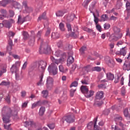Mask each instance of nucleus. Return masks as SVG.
Returning a JSON list of instances; mask_svg holds the SVG:
<instances>
[{
	"instance_id": "nucleus-30",
	"label": "nucleus",
	"mask_w": 130,
	"mask_h": 130,
	"mask_svg": "<svg viewBox=\"0 0 130 130\" xmlns=\"http://www.w3.org/2000/svg\"><path fill=\"white\" fill-rule=\"evenodd\" d=\"M46 19V12H44L42 15L40 16L38 18V21H41V20Z\"/></svg>"
},
{
	"instance_id": "nucleus-4",
	"label": "nucleus",
	"mask_w": 130,
	"mask_h": 130,
	"mask_svg": "<svg viewBox=\"0 0 130 130\" xmlns=\"http://www.w3.org/2000/svg\"><path fill=\"white\" fill-rule=\"evenodd\" d=\"M2 114L4 123H9L11 121L10 118L12 116V109L8 107L4 106L2 111Z\"/></svg>"
},
{
	"instance_id": "nucleus-17",
	"label": "nucleus",
	"mask_w": 130,
	"mask_h": 130,
	"mask_svg": "<svg viewBox=\"0 0 130 130\" xmlns=\"http://www.w3.org/2000/svg\"><path fill=\"white\" fill-rule=\"evenodd\" d=\"M70 35L73 38H78V37H79V31L74 29H73V31H72Z\"/></svg>"
},
{
	"instance_id": "nucleus-60",
	"label": "nucleus",
	"mask_w": 130,
	"mask_h": 130,
	"mask_svg": "<svg viewBox=\"0 0 130 130\" xmlns=\"http://www.w3.org/2000/svg\"><path fill=\"white\" fill-rule=\"evenodd\" d=\"M67 27L68 28V30L69 32H72V26L71 25V24L70 23H67Z\"/></svg>"
},
{
	"instance_id": "nucleus-15",
	"label": "nucleus",
	"mask_w": 130,
	"mask_h": 130,
	"mask_svg": "<svg viewBox=\"0 0 130 130\" xmlns=\"http://www.w3.org/2000/svg\"><path fill=\"white\" fill-rule=\"evenodd\" d=\"M24 123L26 125L25 126H30L32 128L36 127V123L33 121H26L24 122Z\"/></svg>"
},
{
	"instance_id": "nucleus-46",
	"label": "nucleus",
	"mask_w": 130,
	"mask_h": 130,
	"mask_svg": "<svg viewBox=\"0 0 130 130\" xmlns=\"http://www.w3.org/2000/svg\"><path fill=\"white\" fill-rule=\"evenodd\" d=\"M89 3H90V1L89 0L85 1L82 4L83 7H84V8H85V9H87L88 5H89Z\"/></svg>"
},
{
	"instance_id": "nucleus-28",
	"label": "nucleus",
	"mask_w": 130,
	"mask_h": 130,
	"mask_svg": "<svg viewBox=\"0 0 130 130\" xmlns=\"http://www.w3.org/2000/svg\"><path fill=\"white\" fill-rule=\"evenodd\" d=\"M18 111H20V107H17L14 111L11 110L12 116H17L18 115Z\"/></svg>"
},
{
	"instance_id": "nucleus-48",
	"label": "nucleus",
	"mask_w": 130,
	"mask_h": 130,
	"mask_svg": "<svg viewBox=\"0 0 130 130\" xmlns=\"http://www.w3.org/2000/svg\"><path fill=\"white\" fill-rule=\"evenodd\" d=\"M92 14L94 18V23H95L96 25H97V24H98V22H99V19L98 18V17H96V15H95V13H92Z\"/></svg>"
},
{
	"instance_id": "nucleus-16",
	"label": "nucleus",
	"mask_w": 130,
	"mask_h": 130,
	"mask_svg": "<svg viewBox=\"0 0 130 130\" xmlns=\"http://www.w3.org/2000/svg\"><path fill=\"white\" fill-rule=\"evenodd\" d=\"M124 71H130V61H125L123 66Z\"/></svg>"
},
{
	"instance_id": "nucleus-61",
	"label": "nucleus",
	"mask_w": 130,
	"mask_h": 130,
	"mask_svg": "<svg viewBox=\"0 0 130 130\" xmlns=\"http://www.w3.org/2000/svg\"><path fill=\"white\" fill-rule=\"evenodd\" d=\"M28 102H25L22 103V108H26L27 106H28Z\"/></svg>"
},
{
	"instance_id": "nucleus-53",
	"label": "nucleus",
	"mask_w": 130,
	"mask_h": 130,
	"mask_svg": "<svg viewBox=\"0 0 130 130\" xmlns=\"http://www.w3.org/2000/svg\"><path fill=\"white\" fill-rule=\"evenodd\" d=\"M6 72L7 70L5 68L0 70V77H2L3 75L5 74V73H6Z\"/></svg>"
},
{
	"instance_id": "nucleus-27",
	"label": "nucleus",
	"mask_w": 130,
	"mask_h": 130,
	"mask_svg": "<svg viewBox=\"0 0 130 130\" xmlns=\"http://www.w3.org/2000/svg\"><path fill=\"white\" fill-rule=\"evenodd\" d=\"M74 57L73 56H69L68 59H67V65L70 66V64H72L73 62H74Z\"/></svg>"
},
{
	"instance_id": "nucleus-50",
	"label": "nucleus",
	"mask_w": 130,
	"mask_h": 130,
	"mask_svg": "<svg viewBox=\"0 0 130 130\" xmlns=\"http://www.w3.org/2000/svg\"><path fill=\"white\" fill-rule=\"evenodd\" d=\"M104 28L105 30H108L110 28V24L109 23H105L104 24Z\"/></svg>"
},
{
	"instance_id": "nucleus-29",
	"label": "nucleus",
	"mask_w": 130,
	"mask_h": 130,
	"mask_svg": "<svg viewBox=\"0 0 130 130\" xmlns=\"http://www.w3.org/2000/svg\"><path fill=\"white\" fill-rule=\"evenodd\" d=\"M36 103H37V105L38 106H41L42 105H45V104H47L48 102L47 101H39Z\"/></svg>"
},
{
	"instance_id": "nucleus-12",
	"label": "nucleus",
	"mask_w": 130,
	"mask_h": 130,
	"mask_svg": "<svg viewBox=\"0 0 130 130\" xmlns=\"http://www.w3.org/2000/svg\"><path fill=\"white\" fill-rule=\"evenodd\" d=\"M122 120V117L121 116L117 117L115 118V121L116 124H119L120 126L123 127V126H124V124H123V123L121 122Z\"/></svg>"
},
{
	"instance_id": "nucleus-59",
	"label": "nucleus",
	"mask_w": 130,
	"mask_h": 130,
	"mask_svg": "<svg viewBox=\"0 0 130 130\" xmlns=\"http://www.w3.org/2000/svg\"><path fill=\"white\" fill-rule=\"evenodd\" d=\"M96 28L98 31H99V32H101V31H102V27H101V25L99 24H96Z\"/></svg>"
},
{
	"instance_id": "nucleus-20",
	"label": "nucleus",
	"mask_w": 130,
	"mask_h": 130,
	"mask_svg": "<svg viewBox=\"0 0 130 130\" xmlns=\"http://www.w3.org/2000/svg\"><path fill=\"white\" fill-rule=\"evenodd\" d=\"M107 64L110 68H114V66H115V63L112 59H109L107 62Z\"/></svg>"
},
{
	"instance_id": "nucleus-32",
	"label": "nucleus",
	"mask_w": 130,
	"mask_h": 130,
	"mask_svg": "<svg viewBox=\"0 0 130 130\" xmlns=\"http://www.w3.org/2000/svg\"><path fill=\"white\" fill-rule=\"evenodd\" d=\"M108 20V16L106 14L103 15L101 17V22H105Z\"/></svg>"
},
{
	"instance_id": "nucleus-38",
	"label": "nucleus",
	"mask_w": 130,
	"mask_h": 130,
	"mask_svg": "<svg viewBox=\"0 0 130 130\" xmlns=\"http://www.w3.org/2000/svg\"><path fill=\"white\" fill-rule=\"evenodd\" d=\"M59 37V34L57 32H52L51 35V38L54 39H57Z\"/></svg>"
},
{
	"instance_id": "nucleus-57",
	"label": "nucleus",
	"mask_w": 130,
	"mask_h": 130,
	"mask_svg": "<svg viewBox=\"0 0 130 130\" xmlns=\"http://www.w3.org/2000/svg\"><path fill=\"white\" fill-rule=\"evenodd\" d=\"M78 84V83L77 81H74L71 84L70 87L71 88H72V87H77Z\"/></svg>"
},
{
	"instance_id": "nucleus-58",
	"label": "nucleus",
	"mask_w": 130,
	"mask_h": 130,
	"mask_svg": "<svg viewBox=\"0 0 130 130\" xmlns=\"http://www.w3.org/2000/svg\"><path fill=\"white\" fill-rule=\"evenodd\" d=\"M60 54H61V51L60 50H57L55 53V55L57 56V57H58Z\"/></svg>"
},
{
	"instance_id": "nucleus-24",
	"label": "nucleus",
	"mask_w": 130,
	"mask_h": 130,
	"mask_svg": "<svg viewBox=\"0 0 130 130\" xmlns=\"http://www.w3.org/2000/svg\"><path fill=\"white\" fill-rule=\"evenodd\" d=\"M107 79L110 81H112L114 79V75L111 73H108L106 74Z\"/></svg>"
},
{
	"instance_id": "nucleus-43",
	"label": "nucleus",
	"mask_w": 130,
	"mask_h": 130,
	"mask_svg": "<svg viewBox=\"0 0 130 130\" xmlns=\"http://www.w3.org/2000/svg\"><path fill=\"white\" fill-rule=\"evenodd\" d=\"M64 13L62 11H59L57 12H56V17H62Z\"/></svg>"
},
{
	"instance_id": "nucleus-34",
	"label": "nucleus",
	"mask_w": 130,
	"mask_h": 130,
	"mask_svg": "<svg viewBox=\"0 0 130 130\" xmlns=\"http://www.w3.org/2000/svg\"><path fill=\"white\" fill-rule=\"evenodd\" d=\"M121 50V55H123V56H125V55L126 54V50H127V49L126 47L122 48Z\"/></svg>"
},
{
	"instance_id": "nucleus-5",
	"label": "nucleus",
	"mask_w": 130,
	"mask_h": 130,
	"mask_svg": "<svg viewBox=\"0 0 130 130\" xmlns=\"http://www.w3.org/2000/svg\"><path fill=\"white\" fill-rule=\"evenodd\" d=\"M98 119V117H96L95 118H94L93 121L94 123L92 121L90 122L87 124V127L88 129L92 130L94 128V130H100V128L98 125H96L97 124V120Z\"/></svg>"
},
{
	"instance_id": "nucleus-7",
	"label": "nucleus",
	"mask_w": 130,
	"mask_h": 130,
	"mask_svg": "<svg viewBox=\"0 0 130 130\" xmlns=\"http://www.w3.org/2000/svg\"><path fill=\"white\" fill-rule=\"evenodd\" d=\"M46 66H47L46 61L43 60L39 61L38 69L39 72H44L45 69H46Z\"/></svg>"
},
{
	"instance_id": "nucleus-1",
	"label": "nucleus",
	"mask_w": 130,
	"mask_h": 130,
	"mask_svg": "<svg viewBox=\"0 0 130 130\" xmlns=\"http://www.w3.org/2000/svg\"><path fill=\"white\" fill-rule=\"evenodd\" d=\"M42 30H40L38 32L36 36H35V32L33 30L30 31L31 33V37L32 39H31L29 42L28 44L30 46H33L34 45V43L35 42V39L38 38V41L39 42H41V45L40 47L39 52L41 54L42 53H45V54L50 52L51 49L50 46L48 45L47 44H42L43 40L41 38V35L42 34Z\"/></svg>"
},
{
	"instance_id": "nucleus-51",
	"label": "nucleus",
	"mask_w": 130,
	"mask_h": 130,
	"mask_svg": "<svg viewBox=\"0 0 130 130\" xmlns=\"http://www.w3.org/2000/svg\"><path fill=\"white\" fill-rule=\"evenodd\" d=\"M15 16V12L13 10H9V17L10 18H13Z\"/></svg>"
},
{
	"instance_id": "nucleus-25",
	"label": "nucleus",
	"mask_w": 130,
	"mask_h": 130,
	"mask_svg": "<svg viewBox=\"0 0 130 130\" xmlns=\"http://www.w3.org/2000/svg\"><path fill=\"white\" fill-rule=\"evenodd\" d=\"M10 85H11V82L9 80L7 81H3L0 83V85L5 86V87H9Z\"/></svg>"
},
{
	"instance_id": "nucleus-64",
	"label": "nucleus",
	"mask_w": 130,
	"mask_h": 130,
	"mask_svg": "<svg viewBox=\"0 0 130 130\" xmlns=\"http://www.w3.org/2000/svg\"><path fill=\"white\" fill-rule=\"evenodd\" d=\"M27 64H28V62L25 61L22 66V70H25L27 68Z\"/></svg>"
},
{
	"instance_id": "nucleus-3",
	"label": "nucleus",
	"mask_w": 130,
	"mask_h": 130,
	"mask_svg": "<svg viewBox=\"0 0 130 130\" xmlns=\"http://www.w3.org/2000/svg\"><path fill=\"white\" fill-rule=\"evenodd\" d=\"M113 31L114 33L111 35L110 37L109 38V41H110V42H115L122 38L123 35L122 33L120 32V28L115 26L113 27Z\"/></svg>"
},
{
	"instance_id": "nucleus-47",
	"label": "nucleus",
	"mask_w": 130,
	"mask_h": 130,
	"mask_svg": "<svg viewBox=\"0 0 130 130\" xmlns=\"http://www.w3.org/2000/svg\"><path fill=\"white\" fill-rule=\"evenodd\" d=\"M92 71H96V72H101V68L99 67H93L92 68Z\"/></svg>"
},
{
	"instance_id": "nucleus-55",
	"label": "nucleus",
	"mask_w": 130,
	"mask_h": 130,
	"mask_svg": "<svg viewBox=\"0 0 130 130\" xmlns=\"http://www.w3.org/2000/svg\"><path fill=\"white\" fill-rule=\"evenodd\" d=\"M51 31V29L50 28H48L47 30L46 31L45 36H46V37H48V36H49V34H50Z\"/></svg>"
},
{
	"instance_id": "nucleus-41",
	"label": "nucleus",
	"mask_w": 130,
	"mask_h": 130,
	"mask_svg": "<svg viewBox=\"0 0 130 130\" xmlns=\"http://www.w3.org/2000/svg\"><path fill=\"white\" fill-rule=\"evenodd\" d=\"M59 28L60 29V31H64L66 30V28H64V24L61 22L59 24Z\"/></svg>"
},
{
	"instance_id": "nucleus-54",
	"label": "nucleus",
	"mask_w": 130,
	"mask_h": 130,
	"mask_svg": "<svg viewBox=\"0 0 130 130\" xmlns=\"http://www.w3.org/2000/svg\"><path fill=\"white\" fill-rule=\"evenodd\" d=\"M76 90L74 89H71L70 90V96L71 97H73L75 94V92H76Z\"/></svg>"
},
{
	"instance_id": "nucleus-42",
	"label": "nucleus",
	"mask_w": 130,
	"mask_h": 130,
	"mask_svg": "<svg viewBox=\"0 0 130 130\" xmlns=\"http://www.w3.org/2000/svg\"><path fill=\"white\" fill-rule=\"evenodd\" d=\"M80 52L81 53V54H84L85 51L87 50V47L85 46H83L80 49Z\"/></svg>"
},
{
	"instance_id": "nucleus-35",
	"label": "nucleus",
	"mask_w": 130,
	"mask_h": 130,
	"mask_svg": "<svg viewBox=\"0 0 130 130\" xmlns=\"http://www.w3.org/2000/svg\"><path fill=\"white\" fill-rule=\"evenodd\" d=\"M62 88L58 86L55 89L54 93H55L56 94H58L59 93L62 92Z\"/></svg>"
},
{
	"instance_id": "nucleus-8",
	"label": "nucleus",
	"mask_w": 130,
	"mask_h": 130,
	"mask_svg": "<svg viewBox=\"0 0 130 130\" xmlns=\"http://www.w3.org/2000/svg\"><path fill=\"white\" fill-rule=\"evenodd\" d=\"M46 86L48 90H51L53 88V78L50 77H47Z\"/></svg>"
},
{
	"instance_id": "nucleus-40",
	"label": "nucleus",
	"mask_w": 130,
	"mask_h": 130,
	"mask_svg": "<svg viewBox=\"0 0 130 130\" xmlns=\"http://www.w3.org/2000/svg\"><path fill=\"white\" fill-rule=\"evenodd\" d=\"M8 44H9V46L7 47V50H9V48L10 49V50H11L12 46H13V41L12 39H9L8 40Z\"/></svg>"
},
{
	"instance_id": "nucleus-6",
	"label": "nucleus",
	"mask_w": 130,
	"mask_h": 130,
	"mask_svg": "<svg viewBox=\"0 0 130 130\" xmlns=\"http://www.w3.org/2000/svg\"><path fill=\"white\" fill-rule=\"evenodd\" d=\"M64 120L67 122V123H73V122H75V116H74V114H73L65 116L61 119V122L64 123Z\"/></svg>"
},
{
	"instance_id": "nucleus-9",
	"label": "nucleus",
	"mask_w": 130,
	"mask_h": 130,
	"mask_svg": "<svg viewBox=\"0 0 130 130\" xmlns=\"http://www.w3.org/2000/svg\"><path fill=\"white\" fill-rule=\"evenodd\" d=\"M20 66H21V63L19 61L15 62V63L13 64L10 69L12 74H14V73H17L18 71H19Z\"/></svg>"
},
{
	"instance_id": "nucleus-36",
	"label": "nucleus",
	"mask_w": 130,
	"mask_h": 130,
	"mask_svg": "<svg viewBox=\"0 0 130 130\" xmlns=\"http://www.w3.org/2000/svg\"><path fill=\"white\" fill-rule=\"evenodd\" d=\"M42 97H43V98H47V96H48V90H43L42 91Z\"/></svg>"
},
{
	"instance_id": "nucleus-44",
	"label": "nucleus",
	"mask_w": 130,
	"mask_h": 130,
	"mask_svg": "<svg viewBox=\"0 0 130 130\" xmlns=\"http://www.w3.org/2000/svg\"><path fill=\"white\" fill-rule=\"evenodd\" d=\"M23 39L24 40H26L28 39V38H29V34L27 31H23Z\"/></svg>"
},
{
	"instance_id": "nucleus-11",
	"label": "nucleus",
	"mask_w": 130,
	"mask_h": 130,
	"mask_svg": "<svg viewBox=\"0 0 130 130\" xmlns=\"http://www.w3.org/2000/svg\"><path fill=\"white\" fill-rule=\"evenodd\" d=\"M36 68H37V63H34L33 65L29 68L28 71V75L29 76V77H31L34 75L33 71H34Z\"/></svg>"
},
{
	"instance_id": "nucleus-45",
	"label": "nucleus",
	"mask_w": 130,
	"mask_h": 130,
	"mask_svg": "<svg viewBox=\"0 0 130 130\" xmlns=\"http://www.w3.org/2000/svg\"><path fill=\"white\" fill-rule=\"evenodd\" d=\"M125 8H126V10L127 11V12H130V2H129L128 1L126 2Z\"/></svg>"
},
{
	"instance_id": "nucleus-62",
	"label": "nucleus",
	"mask_w": 130,
	"mask_h": 130,
	"mask_svg": "<svg viewBox=\"0 0 130 130\" xmlns=\"http://www.w3.org/2000/svg\"><path fill=\"white\" fill-rule=\"evenodd\" d=\"M94 7H95V4H91V5H90L89 10L90 13H93V12H92V10L94 9Z\"/></svg>"
},
{
	"instance_id": "nucleus-39",
	"label": "nucleus",
	"mask_w": 130,
	"mask_h": 130,
	"mask_svg": "<svg viewBox=\"0 0 130 130\" xmlns=\"http://www.w3.org/2000/svg\"><path fill=\"white\" fill-rule=\"evenodd\" d=\"M32 11H33V9H32V8L28 7L25 9L23 13L24 14H28V13H31Z\"/></svg>"
},
{
	"instance_id": "nucleus-37",
	"label": "nucleus",
	"mask_w": 130,
	"mask_h": 130,
	"mask_svg": "<svg viewBox=\"0 0 130 130\" xmlns=\"http://www.w3.org/2000/svg\"><path fill=\"white\" fill-rule=\"evenodd\" d=\"M124 115L125 117H128L130 118V113L128 112V109H125L124 110Z\"/></svg>"
},
{
	"instance_id": "nucleus-33",
	"label": "nucleus",
	"mask_w": 130,
	"mask_h": 130,
	"mask_svg": "<svg viewBox=\"0 0 130 130\" xmlns=\"http://www.w3.org/2000/svg\"><path fill=\"white\" fill-rule=\"evenodd\" d=\"M11 2L14 8H15L16 9H19L20 8V4L18 3V2L14 0H12Z\"/></svg>"
},
{
	"instance_id": "nucleus-26",
	"label": "nucleus",
	"mask_w": 130,
	"mask_h": 130,
	"mask_svg": "<svg viewBox=\"0 0 130 130\" xmlns=\"http://www.w3.org/2000/svg\"><path fill=\"white\" fill-rule=\"evenodd\" d=\"M75 18H76L75 14L72 13L70 15V16H68L67 20L69 22H72L74 21V19H75Z\"/></svg>"
},
{
	"instance_id": "nucleus-23",
	"label": "nucleus",
	"mask_w": 130,
	"mask_h": 130,
	"mask_svg": "<svg viewBox=\"0 0 130 130\" xmlns=\"http://www.w3.org/2000/svg\"><path fill=\"white\" fill-rule=\"evenodd\" d=\"M103 104V102L101 101L100 100H96L95 99L94 105V106H101Z\"/></svg>"
},
{
	"instance_id": "nucleus-22",
	"label": "nucleus",
	"mask_w": 130,
	"mask_h": 130,
	"mask_svg": "<svg viewBox=\"0 0 130 130\" xmlns=\"http://www.w3.org/2000/svg\"><path fill=\"white\" fill-rule=\"evenodd\" d=\"M15 78L17 81H21V80H22V79H23V78L22 73H16L15 74Z\"/></svg>"
},
{
	"instance_id": "nucleus-21",
	"label": "nucleus",
	"mask_w": 130,
	"mask_h": 130,
	"mask_svg": "<svg viewBox=\"0 0 130 130\" xmlns=\"http://www.w3.org/2000/svg\"><path fill=\"white\" fill-rule=\"evenodd\" d=\"M80 90L82 93H83V94L87 93V92H88V91L89 90V89H88V87H87V86L84 85H82L81 86Z\"/></svg>"
},
{
	"instance_id": "nucleus-52",
	"label": "nucleus",
	"mask_w": 130,
	"mask_h": 130,
	"mask_svg": "<svg viewBox=\"0 0 130 130\" xmlns=\"http://www.w3.org/2000/svg\"><path fill=\"white\" fill-rule=\"evenodd\" d=\"M0 12L2 14H3V15H4L5 16H8V12H7L6 10L1 9Z\"/></svg>"
},
{
	"instance_id": "nucleus-56",
	"label": "nucleus",
	"mask_w": 130,
	"mask_h": 130,
	"mask_svg": "<svg viewBox=\"0 0 130 130\" xmlns=\"http://www.w3.org/2000/svg\"><path fill=\"white\" fill-rule=\"evenodd\" d=\"M59 72H61V73H64V68L62 65L59 66Z\"/></svg>"
},
{
	"instance_id": "nucleus-19",
	"label": "nucleus",
	"mask_w": 130,
	"mask_h": 130,
	"mask_svg": "<svg viewBox=\"0 0 130 130\" xmlns=\"http://www.w3.org/2000/svg\"><path fill=\"white\" fill-rule=\"evenodd\" d=\"M94 95V91L92 90H90L89 91H87V92L84 93V95L86 98H90V97H92Z\"/></svg>"
},
{
	"instance_id": "nucleus-10",
	"label": "nucleus",
	"mask_w": 130,
	"mask_h": 130,
	"mask_svg": "<svg viewBox=\"0 0 130 130\" xmlns=\"http://www.w3.org/2000/svg\"><path fill=\"white\" fill-rule=\"evenodd\" d=\"M3 23H4V27L5 28L10 29L11 28L12 26H13V24L15 23V20H14L13 19H11L8 20H5L3 21Z\"/></svg>"
},
{
	"instance_id": "nucleus-13",
	"label": "nucleus",
	"mask_w": 130,
	"mask_h": 130,
	"mask_svg": "<svg viewBox=\"0 0 130 130\" xmlns=\"http://www.w3.org/2000/svg\"><path fill=\"white\" fill-rule=\"evenodd\" d=\"M26 21H27V16L22 17L21 15L18 16L17 24H20V25H22V24H23V23H24V22H26Z\"/></svg>"
},
{
	"instance_id": "nucleus-14",
	"label": "nucleus",
	"mask_w": 130,
	"mask_h": 130,
	"mask_svg": "<svg viewBox=\"0 0 130 130\" xmlns=\"http://www.w3.org/2000/svg\"><path fill=\"white\" fill-rule=\"evenodd\" d=\"M103 97H104V92L102 91H99L96 93L95 99L101 100Z\"/></svg>"
},
{
	"instance_id": "nucleus-63",
	"label": "nucleus",
	"mask_w": 130,
	"mask_h": 130,
	"mask_svg": "<svg viewBox=\"0 0 130 130\" xmlns=\"http://www.w3.org/2000/svg\"><path fill=\"white\" fill-rule=\"evenodd\" d=\"M84 30L86 31V32H88V33H91V32H93V29H90V28H87V27H85L84 28Z\"/></svg>"
},
{
	"instance_id": "nucleus-49",
	"label": "nucleus",
	"mask_w": 130,
	"mask_h": 130,
	"mask_svg": "<svg viewBox=\"0 0 130 130\" xmlns=\"http://www.w3.org/2000/svg\"><path fill=\"white\" fill-rule=\"evenodd\" d=\"M47 126H48V127L50 129H53V128H54V127H55V125L54 124V123H52L51 124H48L47 125Z\"/></svg>"
},
{
	"instance_id": "nucleus-18",
	"label": "nucleus",
	"mask_w": 130,
	"mask_h": 130,
	"mask_svg": "<svg viewBox=\"0 0 130 130\" xmlns=\"http://www.w3.org/2000/svg\"><path fill=\"white\" fill-rule=\"evenodd\" d=\"M12 2V0H3L0 2V6L2 7H6L7 5L10 4Z\"/></svg>"
},
{
	"instance_id": "nucleus-2",
	"label": "nucleus",
	"mask_w": 130,
	"mask_h": 130,
	"mask_svg": "<svg viewBox=\"0 0 130 130\" xmlns=\"http://www.w3.org/2000/svg\"><path fill=\"white\" fill-rule=\"evenodd\" d=\"M51 59L52 63L49 66L48 71L50 74H53V75H55L57 74V66H58L59 63H61L63 60L61 58L56 59L53 56L51 57Z\"/></svg>"
},
{
	"instance_id": "nucleus-31",
	"label": "nucleus",
	"mask_w": 130,
	"mask_h": 130,
	"mask_svg": "<svg viewBox=\"0 0 130 130\" xmlns=\"http://www.w3.org/2000/svg\"><path fill=\"white\" fill-rule=\"evenodd\" d=\"M44 112H45V107H41L40 108L39 114L40 115V116H42L43 114H44Z\"/></svg>"
}]
</instances>
